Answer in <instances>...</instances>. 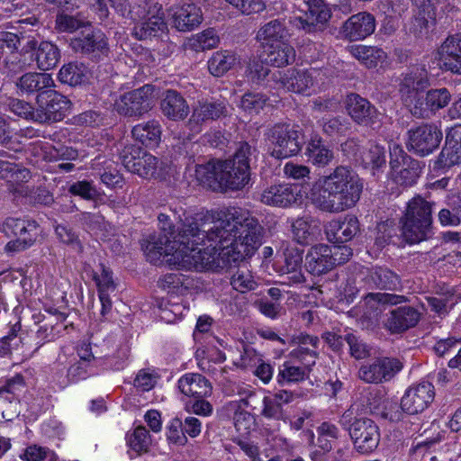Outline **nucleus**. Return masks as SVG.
<instances>
[{
    "mask_svg": "<svg viewBox=\"0 0 461 461\" xmlns=\"http://www.w3.org/2000/svg\"><path fill=\"white\" fill-rule=\"evenodd\" d=\"M159 236H151L143 249L147 259H163L185 270L228 271L261 245L263 228L240 208L228 209L223 216H193L179 207L158 216Z\"/></svg>",
    "mask_w": 461,
    "mask_h": 461,
    "instance_id": "f257e3e1",
    "label": "nucleus"
},
{
    "mask_svg": "<svg viewBox=\"0 0 461 461\" xmlns=\"http://www.w3.org/2000/svg\"><path fill=\"white\" fill-rule=\"evenodd\" d=\"M317 186L312 193V203L328 212H340L354 207L363 191L358 175L346 166L336 167L319 180Z\"/></svg>",
    "mask_w": 461,
    "mask_h": 461,
    "instance_id": "f03ea898",
    "label": "nucleus"
},
{
    "mask_svg": "<svg viewBox=\"0 0 461 461\" xmlns=\"http://www.w3.org/2000/svg\"><path fill=\"white\" fill-rule=\"evenodd\" d=\"M195 177L200 184L208 187L219 185L239 190L249 183L250 172L245 169L244 175H240L238 166L232 161L211 159L195 166Z\"/></svg>",
    "mask_w": 461,
    "mask_h": 461,
    "instance_id": "7ed1b4c3",
    "label": "nucleus"
},
{
    "mask_svg": "<svg viewBox=\"0 0 461 461\" xmlns=\"http://www.w3.org/2000/svg\"><path fill=\"white\" fill-rule=\"evenodd\" d=\"M339 423L348 431L357 452L369 454L377 448L380 431L374 420L367 418L357 419L353 411L348 410L340 416Z\"/></svg>",
    "mask_w": 461,
    "mask_h": 461,
    "instance_id": "20e7f679",
    "label": "nucleus"
},
{
    "mask_svg": "<svg viewBox=\"0 0 461 461\" xmlns=\"http://www.w3.org/2000/svg\"><path fill=\"white\" fill-rule=\"evenodd\" d=\"M432 223L431 205L420 196L412 198L402 219V236L409 243H418L427 238Z\"/></svg>",
    "mask_w": 461,
    "mask_h": 461,
    "instance_id": "39448f33",
    "label": "nucleus"
},
{
    "mask_svg": "<svg viewBox=\"0 0 461 461\" xmlns=\"http://www.w3.org/2000/svg\"><path fill=\"white\" fill-rule=\"evenodd\" d=\"M352 255V249L348 246L318 244L308 250L304 267L311 275L319 276L348 262Z\"/></svg>",
    "mask_w": 461,
    "mask_h": 461,
    "instance_id": "423d86ee",
    "label": "nucleus"
},
{
    "mask_svg": "<svg viewBox=\"0 0 461 461\" xmlns=\"http://www.w3.org/2000/svg\"><path fill=\"white\" fill-rule=\"evenodd\" d=\"M270 154L276 158H286L299 153L304 144L303 132L289 123H276L267 132Z\"/></svg>",
    "mask_w": 461,
    "mask_h": 461,
    "instance_id": "0eeeda50",
    "label": "nucleus"
},
{
    "mask_svg": "<svg viewBox=\"0 0 461 461\" xmlns=\"http://www.w3.org/2000/svg\"><path fill=\"white\" fill-rule=\"evenodd\" d=\"M70 100L51 88L36 96L35 122L53 123L61 122L68 113Z\"/></svg>",
    "mask_w": 461,
    "mask_h": 461,
    "instance_id": "6e6552de",
    "label": "nucleus"
},
{
    "mask_svg": "<svg viewBox=\"0 0 461 461\" xmlns=\"http://www.w3.org/2000/svg\"><path fill=\"white\" fill-rule=\"evenodd\" d=\"M390 166L393 182L400 185H412L420 173L418 160L408 156L398 145L390 148Z\"/></svg>",
    "mask_w": 461,
    "mask_h": 461,
    "instance_id": "1a4fd4ad",
    "label": "nucleus"
},
{
    "mask_svg": "<svg viewBox=\"0 0 461 461\" xmlns=\"http://www.w3.org/2000/svg\"><path fill=\"white\" fill-rule=\"evenodd\" d=\"M402 363L395 357H382L366 363L358 370V377L368 384H383L392 380L402 369Z\"/></svg>",
    "mask_w": 461,
    "mask_h": 461,
    "instance_id": "9d476101",
    "label": "nucleus"
},
{
    "mask_svg": "<svg viewBox=\"0 0 461 461\" xmlns=\"http://www.w3.org/2000/svg\"><path fill=\"white\" fill-rule=\"evenodd\" d=\"M153 86L145 85L122 95L115 103L116 111L125 116H141L153 106Z\"/></svg>",
    "mask_w": 461,
    "mask_h": 461,
    "instance_id": "9b49d317",
    "label": "nucleus"
},
{
    "mask_svg": "<svg viewBox=\"0 0 461 461\" xmlns=\"http://www.w3.org/2000/svg\"><path fill=\"white\" fill-rule=\"evenodd\" d=\"M319 71L315 68L301 69L292 68L273 74V80L287 92L309 95Z\"/></svg>",
    "mask_w": 461,
    "mask_h": 461,
    "instance_id": "f8f14e48",
    "label": "nucleus"
},
{
    "mask_svg": "<svg viewBox=\"0 0 461 461\" xmlns=\"http://www.w3.org/2000/svg\"><path fill=\"white\" fill-rule=\"evenodd\" d=\"M69 45L75 52L87 55L95 60L108 57L110 52L108 39L100 30L83 32L72 38Z\"/></svg>",
    "mask_w": 461,
    "mask_h": 461,
    "instance_id": "ddd939ff",
    "label": "nucleus"
},
{
    "mask_svg": "<svg viewBox=\"0 0 461 461\" xmlns=\"http://www.w3.org/2000/svg\"><path fill=\"white\" fill-rule=\"evenodd\" d=\"M303 16L294 17V25L307 33L322 32L330 19L331 11L323 0H309Z\"/></svg>",
    "mask_w": 461,
    "mask_h": 461,
    "instance_id": "4468645a",
    "label": "nucleus"
},
{
    "mask_svg": "<svg viewBox=\"0 0 461 461\" xmlns=\"http://www.w3.org/2000/svg\"><path fill=\"white\" fill-rule=\"evenodd\" d=\"M442 133L436 126L423 124L409 131L408 147L421 157L432 153L439 145Z\"/></svg>",
    "mask_w": 461,
    "mask_h": 461,
    "instance_id": "2eb2a0df",
    "label": "nucleus"
},
{
    "mask_svg": "<svg viewBox=\"0 0 461 461\" xmlns=\"http://www.w3.org/2000/svg\"><path fill=\"white\" fill-rule=\"evenodd\" d=\"M434 386L429 382H422L411 386L401 400V409L408 414L423 411L433 401Z\"/></svg>",
    "mask_w": 461,
    "mask_h": 461,
    "instance_id": "dca6fc26",
    "label": "nucleus"
},
{
    "mask_svg": "<svg viewBox=\"0 0 461 461\" xmlns=\"http://www.w3.org/2000/svg\"><path fill=\"white\" fill-rule=\"evenodd\" d=\"M417 8L411 22V31L416 35L427 34L436 24L438 7L446 0H412Z\"/></svg>",
    "mask_w": 461,
    "mask_h": 461,
    "instance_id": "f3484780",
    "label": "nucleus"
},
{
    "mask_svg": "<svg viewBox=\"0 0 461 461\" xmlns=\"http://www.w3.org/2000/svg\"><path fill=\"white\" fill-rule=\"evenodd\" d=\"M347 110L350 117L358 124L375 129L381 122V113L366 98L357 94H350L347 98Z\"/></svg>",
    "mask_w": 461,
    "mask_h": 461,
    "instance_id": "a211bd4d",
    "label": "nucleus"
},
{
    "mask_svg": "<svg viewBox=\"0 0 461 461\" xmlns=\"http://www.w3.org/2000/svg\"><path fill=\"white\" fill-rule=\"evenodd\" d=\"M172 25L179 32H190L203 22L201 9L193 3L177 4L168 9Z\"/></svg>",
    "mask_w": 461,
    "mask_h": 461,
    "instance_id": "6ab92c4d",
    "label": "nucleus"
},
{
    "mask_svg": "<svg viewBox=\"0 0 461 461\" xmlns=\"http://www.w3.org/2000/svg\"><path fill=\"white\" fill-rule=\"evenodd\" d=\"M49 312L50 315L43 316L41 320L40 316H33L35 322L40 324L35 334V339L39 345L54 340L68 328L64 323L68 316L64 312L57 310H50Z\"/></svg>",
    "mask_w": 461,
    "mask_h": 461,
    "instance_id": "aec40b11",
    "label": "nucleus"
},
{
    "mask_svg": "<svg viewBox=\"0 0 461 461\" xmlns=\"http://www.w3.org/2000/svg\"><path fill=\"white\" fill-rule=\"evenodd\" d=\"M420 314L411 306H400L391 310L384 321V327L392 334L402 333L415 327L420 321Z\"/></svg>",
    "mask_w": 461,
    "mask_h": 461,
    "instance_id": "412c9836",
    "label": "nucleus"
},
{
    "mask_svg": "<svg viewBox=\"0 0 461 461\" xmlns=\"http://www.w3.org/2000/svg\"><path fill=\"white\" fill-rule=\"evenodd\" d=\"M428 86L426 70L415 68L402 75L399 92L406 105H411L415 98Z\"/></svg>",
    "mask_w": 461,
    "mask_h": 461,
    "instance_id": "4be33fe9",
    "label": "nucleus"
},
{
    "mask_svg": "<svg viewBox=\"0 0 461 461\" xmlns=\"http://www.w3.org/2000/svg\"><path fill=\"white\" fill-rule=\"evenodd\" d=\"M375 29V19L366 12L353 14L343 24V33L351 41L366 39Z\"/></svg>",
    "mask_w": 461,
    "mask_h": 461,
    "instance_id": "5701e85b",
    "label": "nucleus"
},
{
    "mask_svg": "<svg viewBox=\"0 0 461 461\" xmlns=\"http://www.w3.org/2000/svg\"><path fill=\"white\" fill-rule=\"evenodd\" d=\"M442 66L456 74H461V35L448 36L438 50Z\"/></svg>",
    "mask_w": 461,
    "mask_h": 461,
    "instance_id": "b1692460",
    "label": "nucleus"
},
{
    "mask_svg": "<svg viewBox=\"0 0 461 461\" xmlns=\"http://www.w3.org/2000/svg\"><path fill=\"white\" fill-rule=\"evenodd\" d=\"M160 110L162 114L171 121H183L189 114L190 109L184 96L176 90H166L161 96Z\"/></svg>",
    "mask_w": 461,
    "mask_h": 461,
    "instance_id": "393cba45",
    "label": "nucleus"
},
{
    "mask_svg": "<svg viewBox=\"0 0 461 461\" xmlns=\"http://www.w3.org/2000/svg\"><path fill=\"white\" fill-rule=\"evenodd\" d=\"M291 343L296 346L291 352L294 357L298 358L306 367H312L315 365L318 357L317 348L320 343L318 337L300 333L293 336Z\"/></svg>",
    "mask_w": 461,
    "mask_h": 461,
    "instance_id": "a878e982",
    "label": "nucleus"
},
{
    "mask_svg": "<svg viewBox=\"0 0 461 461\" xmlns=\"http://www.w3.org/2000/svg\"><path fill=\"white\" fill-rule=\"evenodd\" d=\"M177 386L179 391L187 397L207 398L212 393L211 382L198 373H187L182 375Z\"/></svg>",
    "mask_w": 461,
    "mask_h": 461,
    "instance_id": "bb28decb",
    "label": "nucleus"
},
{
    "mask_svg": "<svg viewBox=\"0 0 461 461\" xmlns=\"http://www.w3.org/2000/svg\"><path fill=\"white\" fill-rule=\"evenodd\" d=\"M359 231V222L353 215L343 220H333L326 227V235L330 242L344 243L352 240Z\"/></svg>",
    "mask_w": 461,
    "mask_h": 461,
    "instance_id": "cd10ccee",
    "label": "nucleus"
},
{
    "mask_svg": "<svg viewBox=\"0 0 461 461\" xmlns=\"http://www.w3.org/2000/svg\"><path fill=\"white\" fill-rule=\"evenodd\" d=\"M364 281L370 288L382 290H397L400 286V276L386 267L367 268Z\"/></svg>",
    "mask_w": 461,
    "mask_h": 461,
    "instance_id": "c85d7f7f",
    "label": "nucleus"
},
{
    "mask_svg": "<svg viewBox=\"0 0 461 461\" xmlns=\"http://www.w3.org/2000/svg\"><path fill=\"white\" fill-rule=\"evenodd\" d=\"M297 194L289 184H278L267 187L260 195V201L270 206L288 207L296 202Z\"/></svg>",
    "mask_w": 461,
    "mask_h": 461,
    "instance_id": "c756f323",
    "label": "nucleus"
},
{
    "mask_svg": "<svg viewBox=\"0 0 461 461\" xmlns=\"http://www.w3.org/2000/svg\"><path fill=\"white\" fill-rule=\"evenodd\" d=\"M161 6L158 4L153 5V13L135 23L132 29V34L136 39L144 41L157 36L158 32H163L167 28L163 15L159 14Z\"/></svg>",
    "mask_w": 461,
    "mask_h": 461,
    "instance_id": "7c9ffc66",
    "label": "nucleus"
},
{
    "mask_svg": "<svg viewBox=\"0 0 461 461\" xmlns=\"http://www.w3.org/2000/svg\"><path fill=\"white\" fill-rule=\"evenodd\" d=\"M16 86L22 94L41 95L55 86L53 78L47 73L29 72L23 75L16 82Z\"/></svg>",
    "mask_w": 461,
    "mask_h": 461,
    "instance_id": "2f4dec72",
    "label": "nucleus"
},
{
    "mask_svg": "<svg viewBox=\"0 0 461 461\" xmlns=\"http://www.w3.org/2000/svg\"><path fill=\"white\" fill-rule=\"evenodd\" d=\"M263 48L262 62L276 68L285 67L295 60V50L289 43H277Z\"/></svg>",
    "mask_w": 461,
    "mask_h": 461,
    "instance_id": "473e14b6",
    "label": "nucleus"
},
{
    "mask_svg": "<svg viewBox=\"0 0 461 461\" xmlns=\"http://www.w3.org/2000/svg\"><path fill=\"white\" fill-rule=\"evenodd\" d=\"M288 37L289 32L284 21L275 19L258 29L256 39L262 47H266L277 43H285Z\"/></svg>",
    "mask_w": 461,
    "mask_h": 461,
    "instance_id": "72a5a7b5",
    "label": "nucleus"
},
{
    "mask_svg": "<svg viewBox=\"0 0 461 461\" xmlns=\"http://www.w3.org/2000/svg\"><path fill=\"white\" fill-rule=\"evenodd\" d=\"M162 129L158 121L149 120L135 125L131 130L132 137L146 147H156L161 140Z\"/></svg>",
    "mask_w": 461,
    "mask_h": 461,
    "instance_id": "f704fd0d",
    "label": "nucleus"
},
{
    "mask_svg": "<svg viewBox=\"0 0 461 461\" xmlns=\"http://www.w3.org/2000/svg\"><path fill=\"white\" fill-rule=\"evenodd\" d=\"M408 301L404 295H398L387 293H369L364 297V303L366 306V314L374 313L378 316L384 305H398Z\"/></svg>",
    "mask_w": 461,
    "mask_h": 461,
    "instance_id": "c9c22d12",
    "label": "nucleus"
},
{
    "mask_svg": "<svg viewBox=\"0 0 461 461\" xmlns=\"http://www.w3.org/2000/svg\"><path fill=\"white\" fill-rule=\"evenodd\" d=\"M285 263L282 272L288 276L292 284H301L305 281L302 271L303 253L295 248L286 249L284 252Z\"/></svg>",
    "mask_w": 461,
    "mask_h": 461,
    "instance_id": "e433bc0d",
    "label": "nucleus"
},
{
    "mask_svg": "<svg viewBox=\"0 0 461 461\" xmlns=\"http://www.w3.org/2000/svg\"><path fill=\"white\" fill-rule=\"evenodd\" d=\"M305 155L310 162L320 167L327 166L333 159L332 150L317 135L308 141Z\"/></svg>",
    "mask_w": 461,
    "mask_h": 461,
    "instance_id": "4c0bfd02",
    "label": "nucleus"
},
{
    "mask_svg": "<svg viewBox=\"0 0 461 461\" xmlns=\"http://www.w3.org/2000/svg\"><path fill=\"white\" fill-rule=\"evenodd\" d=\"M227 113L223 102H198L194 107L191 121L195 122L216 120Z\"/></svg>",
    "mask_w": 461,
    "mask_h": 461,
    "instance_id": "58836bf2",
    "label": "nucleus"
},
{
    "mask_svg": "<svg viewBox=\"0 0 461 461\" xmlns=\"http://www.w3.org/2000/svg\"><path fill=\"white\" fill-rule=\"evenodd\" d=\"M88 68L83 63L70 62L63 65L59 72V79L63 84L75 86L87 80Z\"/></svg>",
    "mask_w": 461,
    "mask_h": 461,
    "instance_id": "ea45409f",
    "label": "nucleus"
},
{
    "mask_svg": "<svg viewBox=\"0 0 461 461\" xmlns=\"http://www.w3.org/2000/svg\"><path fill=\"white\" fill-rule=\"evenodd\" d=\"M239 61L237 56L229 51H216L208 60V69L214 77H221Z\"/></svg>",
    "mask_w": 461,
    "mask_h": 461,
    "instance_id": "a19ab883",
    "label": "nucleus"
},
{
    "mask_svg": "<svg viewBox=\"0 0 461 461\" xmlns=\"http://www.w3.org/2000/svg\"><path fill=\"white\" fill-rule=\"evenodd\" d=\"M455 138L450 131L447 132L445 147L438 160L442 167H450L461 163V141Z\"/></svg>",
    "mask_w": 461,
    "mask_h": 461,
    "instance_id": "79ce46f5",
    "label": "nucleus"
},
{
    "mask_svg": "<svg viewBox=\"0 0 461 461\" xmlns=\"http://www.w3.org/2000/svg\"><path fill=\"white\" fill-rule=\"evenodd\" d=\"M60 58L59 50L56 45L42 41L36 50V62L41 70H49L53 68L59 62Z\"/></svg>",
    "mask_w": 461,
    "mask_h": 461,
    "instance_id": "37998d69",
    "label": "nucleus"
},
{
    "mask_svg": "<svg viewBox=\"0 0 461 461\" xmlns=\"http://www.w3.org/2000/svg\"><path fill=\"white\" fill-rule=\"evenodd\" d=\"M258 150L256 146H253L248 142H240L233 155V158L230 159L235 165L240 167L238 172L240 175H244V170L249 169L250 172L251 165L257 160Z\"/></svg>",
    "mask_w": 461,
    "mask_h": 461,
    "instance_id": "c03bdc74",
    "label": "nucleus"
},
{
    "mask_svg": "<svg viewBox=\"0 0 461 461\" xmlns=\"http://www.w3.org/2000/svg\"><path fill=\"white\" fill-rule=\"evenodd\" d=\"M316 225L308 217H300L292 221V232L294 240L302 245L309 244L315 236Z\"/></svg>",
    "mask_w": 461,
    "mask_h": 461,
    "instance_id": "a18cd8bd",
    "label": "nucleus"
},
{
    "mask_svg": "<svg viewBox=\"0 0 461 461\" xmlns=\"http://www.w3.org/2000/svg\"><path fill=\"white\" fill-rule=\"evenodd\" d=\"M95 373V367L94 365L86 361H77L68 367L67 370V375L61 380H59V383L61 387H65L70 383H77L80 380H84Z\"/></svg>",
    "mask_w": 461,
    "mask_h": 461,
    "instance_id": "49530a36",
    "label": "nucleus"
},
{
    "mask_svg": "<svg viewBox=\"0 0 461 461\" xmlns=\"http://www.w3.org/2000/svg\"><path fill=\"white\" fill-rule=\"evenodd\" d=\"M352 54L367 68H375L379 62L386 59V53L375 47L357 46L352 50Z\"/></svg>",
    "mask_w": 461,
    "mask_h": 461,
    "instance_id": "de8ad7c7",
    "label": "nucleus"
},
{
    "mask_svg": "<svg viewBox=\"0 0 461 461\" xmlns=\"http://www.w3.org/2000/svg\"><path fill=\"white\" fill-rule=\"evenodd\" d=\"M312 367L295 366L288 362L283 364L279 367L277 375V382L279 384L284 385L285 383H297L304 380V378L310 373Z\"/></svg>",
    "mask_w": 461,
    "mask_h": 461,
    "instance_id": "09e8293b",
    "label": "nucleus"
},
{
    "mask_svg": "<svg viewBox=\"0 0 461 461\" xmlns=\"http://www.w3.org/2000/svg\"><path fill=\"white\" fill-rule=\"evenodd\" d=\"M219 42L220 39L215 30L209 28L190 39L189 45L195 51H203L216 48Z\"/></svg>",
    "mask_w": 461,
    "mask_h": 461,
    "instance_id": "8fccbe9b",
    "label": "nucleus"
},
{
    "mask_svg": "<svg viewBox=\"0 0 461 461\" xmlns=\"http://www.w3.org/2000/svg\"><path fill=\"white\" fill-rule=\"evenodd\" d=\"M158 167V159L155 156L142 151V156L138 160L136 170H134L133 173L145 178L157 177L160 176Z\"/></svg>",
    "mask_w": 461,
    "mask_h": 461,
    "instance_id": "3c124183",
    "label": "nucleus"
},
{
    "mask_svg": "<svg viewBox=\"0 0 461 461\" xmlns=\"http://www.w3.org/2000/svg\"><path fill=\"white\" fill-rule=\"evenodd\" d=\"M128 444L131 450L138 455L147 453L151 444L149 431L143 426H138L133 433L129 436Z\"/></svg>",
    "mask_w": 461,
    "mask_h": 461,
    "instance_id": "603ef678",
    "label": "nucleus"
},
{
    "mask_svg": "<svg viewBox=\"0 0 461 461\" xmlns=\"http://www.w3.org/2000/svg\"><path fill=\"white\" fill-rule=\"evenodd\" d=\"M318 446L324 451L329 452L332 448L331 442L336 440L339 437L338 428L330 422H322L317 428Z\"/></svg>",
    "mask_w": 461,
    "mask_h": 461,
    "instance_id": "864d4df0",
    "label": "nucleus"
},
{
    "mask_svg": "<svg viewBox=\"0 0 461 461\" xmlns=\"http://www.w3.org/2000/svg\"><path fill=\"white\" fill-rule=\"evenodd\" d=\"M361 161L366 167L380 168L385 165V150L379 145L371 144L363 151Z\"/></svg>",
    "mask_w": 461,
    "mask_h": 461,
    "instance_id": "5fc2aeb1",
    "label": "nucleus"
},
{
    "mask_svg": "<svg viewBox=\"0 0 461 461\" xmlns=\"http://www.w3.org/2000/svg\"><path fill=\"white\" fill-rule=\"evenodd\" d=\"M409 7V0H379L377 9L388 18L401 17Z\"/></svg>",
    "mask_w": 461,
    "mask_h": 461,
    "instance_id": "6e6d98bb",
    "label": "nucleus"
},
{
    "mask_svg": "<svg viewBox=\"0 0 461 461\" xmlns=\"http://www.w3.org/2000/svg\"><path fill=\"white\" fill-rule=\"evenodd\" d=\"M230 284L232 287L240 293L252 291L258 286V284L254 280L249 270L246 267H240L237 270V272L231 277Z\"/></svg>",
    "mask_w": 461,
    "mask_h": 461,
    "instance_id": "4d7b16f0",
    "label": "nucleus"
},
{
    "mask_svg": "<svg viewBox=\"0 0 461 461\" xmlns=\"http://www.w3.org/2000/svg\"><path fill=\"white\" fill-rule=\"evenodd\" d=\"M425 95L429 103L430 114L446 107L451 100V95L445 87L430 89Z\"/></svg>",
    "mask_w": 461,
    "mask_h": 461,
    "instance_id": "13d9d810",
    "label": "nucleus"
},
{
    "mask_svg": "<svg viewBox=\"0 0 461 461\" xmlns=\"http://www.w3.org/2000/svg\"><path fill=\"white\" fill-rule=\"evenodd\" d=\"M0 178L9 181H27L30 178V171L20 168L17 165L0 159Z\"/></svg>",
    "mask_w": 461,
    "mask_h": 461,
    "instance_id": "bf43d9fd",
    "label": "nucleus"
},
{
    "mask_svg": "<svg viewBox=\"0 0 461 461\" xmlns=\"http://www.w3.org/2000/svg\"><path fill=\"white\" fill-rule=\"evenodd\" d=\"M204 350H197L196 351V359L198 360V367L201 371L212 375H215L216 368L212 367L211 365V362H213L215 364L217 363H222L226 360L225 354L221 352L219 349H213L210 355L208 356V358L205 359L204 357Z\"/></svg>",
    "mask_w": 461,
    "mask_h": 461,
    "instance_id": "052dcab7",
    "label": "nucleus"
},
{
    "mask_svg": "<svg viewBox=\"0 0 461 461\" xmlns=\"http://www.w3.org/2000/svg\"><path fill=\"white\" fill-rule=\"evenodd\" d=\"M267 98L259 93H247L240 101V106L243 110L252 113H258L266 105Z\"/></svg>",
    "mask_w": 461,
    "mask_h": 461,
    "instance_id": "680f3d73",
    "label": "nucleus"
},
{
    "mask_svg": "<svg viewBox=\"0 0 461 461\" xmlns=\"http://www.w3.org/2000/svg\"><path fill=\"white\" fill-rule=\"evenodd\" d=\"M24 387V379L22 375H15L8 378L5 384L0 386V397L11 401L16 394L21 393Z\"/></svg>",
    "mask_w": 461,
    "mask_h": 461,
    "instance_id": "e2e57ef3",
    "label": "nucleus"
},
{
    "mask_svg": "<svg viewBox=\"0 0 461 461\" xmlns=\"http://www.w3.org/2000/svg\"><path fill=\"white\" fill-rule=\"evenodd\" d=\"M128 5L129 14L135 23L153 13V5H149L147 0H129Z\"/></svg>",
    "mask_w": 461,
    "mask_h": 461,
    "instance_id": "0e129e2a",
    "label": "nucleus"
},
{
    "mask_svg": "<svg viewBox=\"0 0 461 461\" xmlns=\"http://www.w3.org/2000/svg\"><path fill=\"white\" fill-rule=\"evenodd\" d=\"M55 232L59 240L71 246L73 249L76 251H81L82 246L80 240H78L77 235L73 231V230L67 224H58L55 227Z\"/></svg>",
    "mask_w": 461,
    "mask_h": 461,
    "instance_id": "69168bd1",
    "label": "nucleus"
},
{
    "mask_svg": "<svg viewBox=\"0 0 461 461\" xmlns=\"http://www.w3.org/2000/svg\"><path fill=\"white\" fill-rule=\"evenodd\" d=\"M142 149L140 147L134 145H129L124 147L121 153V160L124 167L132 172L136 170V164L142 156Z\"/></svg>",
    "mask_w": 461,
    "mask_h": 461,
    "instance_id": "338daca9",
    "label": "nucleus"
},
{
    "mask_svg": "<svg viewBox=\"0 0 461 461\" xmlns=\"http://www.w3.org/2000/svg\"><path fill=\"white\" fill-rule=\"evenodd\" d=\"M53 452L47 447L31 445L27 447L20 458L23 461H45L51 459Z\"/></svg>",
    "mask_w": 461,
    "mask_h": 461,
    "instance_id": "774afa93",
    "label": "nucleus"
}]
</instances>
